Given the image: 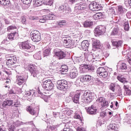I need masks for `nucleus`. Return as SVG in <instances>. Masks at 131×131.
I'll return each mask as SVG.
<instances>
[{
    "label": "nucleus",
    "instance_id": "1",
    "mask_svg": "<svg viewBox=\"0 0 131 131\" xmlns=\"http://www.w3.org/2000/svg\"><path fill=\"white\" fill-rule=\"evenodd\" d=\"M29 70L31 73V76L35 79H41L42 75L40 71L33 66L29 67Z\"/></svg>",
    "mask_w": 131,
    "mask_h": 131
},
{
    "label": "nucleus",
    "instance_id": "2",
    "mask_svg": "<svg viewBox=\"0 0 131 131\" xmlns=\"http://www.w3.org/2000/svg\"><path fill=\"white\" fill-rule=\"evenodd\" d=\"M57 88L60 91H66L68 90V82L64 79H61L57 81Z\"/></svg>",
    "mask_w": 131,
    "mask_h": 131
},
{
    "label": "nucleus",
    "instance_id": "3",
    "mask_svg": "<svg viewBox=\"0 0 131 131\" xmlns=\"http://www.w3.org/2000/svg\"><path fill=\"white\" fill-rule=\"evenodd\" d=\"M13 103H14L13 101L11 99H5L3 102V99L0 97V108L2 109H8L13 105Z\"/></svg>",
    "mask_w": 131,
    "mask_h": 131
},
{
    "label": "nucleus",
    "instance_id": "4",
    "mask_svg": "<svg viewBox=\"0 0 131 131\" xmlns=\"http://www.w3.org/2000/svg\"><path fill=\"white\" fill-rule=\"evenodd\" d=\"M19 47L20 49H22V50L28 53L33 52V46L27 41L23 42Z\"/></svg>",
    "mask_w": 131,
    "mask_h": 131
},
{
    "label": "nucleus",
    "instance_id": "5",
    "mask_svg": "<svg viewBox=\"0 0 131 131\" xmlns=\"http://www.w3.org/2000/svg\"><path fill=\"white\" fill-rule=\"evenodd\" d=\"M95 67L86 64H81L80 66V72L81 73H85L86 72H94Z\"/></svg>",
    "mask_w": 131,
    "mask_h": 131
},
{
    "label": "nucleus",
    "instance_id": "6",
    "mask_svg": "<svg viewBox=\"0 0 131 131\" xmlns=\"http://www.w3.org/2000/svg\"><path fill=\"white\" fill-rule=\"evenodd\" d=\"M83 96L84 98L82 99V102H83V103H85V104H89V103H91V102H92L94 99V97L92 96V94L88 91H85Z\"/></svg>",
    "mask_w": 131,
    "mask_h": 131
},
{
    "label": "nucleus",
    "instance_id": "7",
    "mask_svg": "<svg viewBox=\"0 0 131 131\" xmlns=\"http://www.w3.org/2000/svg\"><path fill=\"white\" fill-rule=\"evenodd\" d=\"M31 38L34 42H38L40 41L41 37L40 36V33L37 30H35L31 33Z\"/></svg>",
    "mask_w": 131,
    "mask_h": 131
},
{
    "label": "nucleus",
    "instance_id": "8",
    "mask_svg": "<svg viewBox=\"0 0 131 131\" xmlns=\"http://www.w3.org/2000/svg\"><path fill=\"white\" fill-rule=\"evenodd\" d=\"M100 52L95 51L92 55H88V59L89 61L95 62L96 61H100Z\"/></svg>",
    "mask_w": 131,
    "mask_h": 131
},
{
    "label": "nucleus",
    "instance_id": "9",
    "mask_svg": "<svg viewBox=\"0 0 131 131\" xmlns=\"http://www.w3.org/2000/svg\"><path fill=\"white\" fill-rule=\"evenodd\" d=\"M42 88L45 89L46 91H52L54 89V84L52 80H47L43 82L42 84Z\"/></svg>",
    "mask_w": 131,
    "mask_h": 131
},
{
    "label": "nucleus",
    "instance_id": "10",
    "mask_svg": "<svg viewBox=\"0 0 131 131\" xmlns=\"http://www.w3.org/2000/svg\"><path fill=\"white\" fill-rule=\"evenodd\" d=\"M71 9L69 8V6L67 5H61L59 6L57 12L59 13H63V14H69L70 13Z\"/></svg>",
    "mask_w": 131,
    "mask_h": 131
},
{
    "label": "nucleus",
    "instance_id": "11",
    "mask_svg": "<svg viewBox=\"0 0 131 131\" xmlns=\"http://www.w3.org/2000/svg\"><path fill=\"white\" fill-rule=\"evenodd\" d=\"M7 60L6 64L8 66H12L17 63V58L15 56L9 55Z\"/></svg>",
    "mask_w": 131,
    "mask_h": 131
},
{
    "label": "nucleus",
    "instance_id": "12",
    "mask_svg": "<svg viewBox=\"0 0 131 131\" xmlns=\"http://www.w3.org/2000/svg\"><path fill=\"white\" fill-rule=\"evenodd\" d=\"M63 42L66 48H73L74 47V41L69 39V37H63Z\"/></svg>",
    "mask_w": 131,
    "mask_h": 131
},
{
    "label": "nucleus",
    "instance_id": "13",
    "mask_svg": "<svg viewBox=\"0 0 131 131\" xmlns=\"http://www.w3.org/2000/svg\"><path fill=\"white\" fill-rule=\"evenodd\" d=\"M28 78L27 75H17L16 76V82L18 85L23 84L24 82H26V80Z\"/></svg>",
    "mask_w": 131,
    "mask_h": 131
},
{
    "label": "nucleus",
    "instance_id": "14",
    "mask_svg": "<svg viewBox=\"0 0 131 131\" xmlns=\"http://www.w3.org/2000/svg\"><path fill=\"white\" fill-rule=\"evenodd\" d=\"M97 74L99 76H101V77H103L105 78L108 76V72L107 70L104 68V67H100L97 70Z\"/></svg>",
    "mask_w": 131,
    "mask_h": 131
},
{
    "label": "nucleus",
    "instance_id": "15",
    "mask_svg": "<svg viewBox=\"0 0 131 131\" xmlns=\"http://www.w3.org/2000/svg\"><path fill=\"white\" fill-rule=\"evenodd\" d=\"M86 111L90 115H95L97 113V108L94 105H92L89 107H85Z\"/></svg>",
    "mask_w": 131,
    "mask_h": 131
},
{
    "label": "nucleus",
    "instance_id": "16",
    "mask_svg": "<svg viewBox=\"0 0 131 131\" xmlns=\"http://www.w3.org/2000/svg\"><path fill=\"white\" fill-rule=\"evenodd\" d=\"M89 9L91 11H98L101 10V5L97 3V2H92L91 3L89 6Z\"/></svg>",
    "mask_w": 131,
    "mask_h": 131
},
{
    "label": "nucleus",
    "instance_id": "17",
    "mask_svg": "<svg viewBox=\"0 0 131 131\" xmlns=\"http://www.w3.org/2000/svg\"><path fill=\"white\" fill-rule=\"evenodd\" d=\"M55 17V15L53 14L46 15L44 16L42 18L39 19V22L41 23H45L46 21H48V20H54Z\"/></svg>",
    "mask_w": 131,
    "mask_h": 131
},
{
    "label": "nucleus",
    "instance_id": "18",
    "mask_svg": "<svg viewBox=\"0 0 131 131\" xmlns=\"http://www.w3.org/2000/svg\"><path fill=\"white\" fill-rule=\"evenodd\" d=\"M105 32V27L103 26H97L95 28V33L97 34V35H101Z\"/></svg>",
    "mask_w": 131,
    "mask_h": 131
},
{
    "label": "nucleus",
    "instance_id": "19",
    "mask_svg": "<svg viewBox=\"0 0 131 131\" xmlns=\"http://www.w3.org/2000/svg\"><path fill=\"white\" fill-rule=\"evenodd\" d=\"M102 47V45L100 42V40L95 39L93 40V49H101Z\"/></svg>",
    "mask_w": 131,
    "mask_h": 131
},
{
    "label": "nucleus",
    "instance_id": "20",
    "mask_svg": "<svg viewBox=\"0 0 131 131\" xmlns=\"http://www.w3.org/2000/svg\"><path fill=\"white\" fill-rule=\"evenodd\" d=\"M126 9L124 8L122 6L120 5L118 6V12L119 16H123L125 13H126Z\"/></svg>",
    "mask_w": 131,
    "mask_h": 131
},
{
    "label": "nucleus",
    "instance_id": "21",
    "mask_svg": "<svg viewBox=\"0 0 131 131\" xmlns=\"http://www.w3.org/2000/svg\"><path fill=\"white\" fill-rule=\"evenodd\" d=\"M91 80H92V76L90 75H83L80 78L81 82H86Z\"/></svg>",
    "mask_w": 131,
    "mask_h": 131
},
{
    "label": "nucleus",
    "instance_id": "22",
    "mask_svg": "<svg viewBox=\"0 0 131 131\" xmlns=\"http://www.w3.org/2000/svg\"><path fill=\"white\" fill-rule=\"evenodd\" d=\"M111 42L113 46H114V47H116L118 49V50L120 49V48L122 47L123 42L121 40H119V41H114L113 40H112Z\"/></svg>",
    "mask_w": 131,
    "mask_h": 131
},
{
    "label": "nucleus",
    "instance_id": "23",
    "mask_svg": "<svg viewBox=\"0 0 131 131\" xmlns=\"http://www.w3.org/2000/svg\"><path fill=\"white\" fill-rule=\"evenodd\" d=\"M77 75H78V71H77V70H73L70 73V77L72 79L76 78Z\"/></svg>",
    "mask_w": 131,
    "mask_h": 131
},
{
    "label": "nucleus",
    "instance_id": "24",
    "mask_svg": "<svg viewBox=\"0 0 131 131\" xmlns=\"http://www.w3.org/2000/svg\"><path fill=\"white\" fill-rule=\"evenodd\" d=\"M54 53L58 57L59 60H61V59H64V58L66 57V54H65L63 51L56 52H54Z\"/></svg>",
    "mask_w": 131,
    "mask_h": 131
},
{
    "label": "nucleus",
    "instance_id": "25",
    "mask_svg": "<svg viewBox=\"0 0 131 131\" xmlns=\"http://www.w3.org/2000/svg\"><path fill=\"white\" fill-rule=\"evenodd\" d=\"M107 129L109 131H118V127L116 124H111L107 126Z\"/></svg>",
    "mask_w": 131,
    "mask_h": 131
},
{
    "label": "nucleus",
    "instance_id": "26",
    "mask_svg": "<svg viewBox=\"0 0 131 131\" xmlns=\"http://www.w3.org/2000/svg\"><path fill=\"white\" fill-rule=\"evenodd\" d=\"M93 18L94 20H100L102 18H104V15L102 13H97L93 16Z\"/></svg>",
    "mask_w": 131,
    "mask_h": 131
},
{
    "label": "nucleus",
    "instance_id": "27",
    "mask_svg": "<svg viewBox=\"0 0 131 131\" xmlns=\"http://www.w3.org/2000/svg\"><path fill=\"white\" fill-rule=\"evenodd\" d=\"M81 47L83 50L85 51L86 48L90 47V42L88 40H84L81 42Z\"/></svg>",
    "mask_w": 131,
    "mask_h": 131
},
{
    "label": "nucleus",
    "instance_id": "28",
    "mask_svg": "<svg viewBox=\"0 0 131 131\" xmlns=\"http://www.w3.org/2000/svg\"><path fill=\"white\" fill-rule=\"evenodd\" d=\"M80 97V93H78L75 94L74 97H73L72 100L74 103L76 104H78L79 103V98Z\"/></svg>",
    "mask_w": 131,
    "mask_h": 131
},
{
    "label": "nucleus",
    "instance_id": "29",
    "mask_svg": "<svg viewBox=\"0 0 131 131\" xmlns=\"http://www.w3.org/2000/svg\"><path fill=\"white\" fill-rule=\"evenodd\" d=\"M51 54V48L49 47V46H47L43 52V55L44 57H47L48 56H50Z\"/></svg>",
    "mask_w": 131,
    "mask_h": 131
},
{
    "label": "nucleus",
    "instance_id": "30",
    "mask_svg": "<svg viewBox=\"0 0 131 131\" xmlns=\"http://www.w3.org/2000/svg\"><path fill=\"white\" fill-rule=\"evenodd\" d=\"M123 89H124V94L125 96H130L131 95V90L128 88V86L125 85H124Z\"/></svg>",
    "mask_w": 131,
    "mask_h": 131
},
{
    "label": "nucleus",
    "instance_id": "31",
    "mask_svg": "<svg viewBox=\"0 0 131 131\" xmlns=\"http://www.w3.org/2000/svg\"><path fill=\"white\" fill-rule=\"evenodd\" d=\"M94 25V23L92 20H86L83 23V26L84 27L88 28V27H92Z\"/></svg>",
    "mask_w": 131,
    "mask_h": 131
},
{
    "label": "nucleus",
    "instance_id": "32",
    "mask_svg": "<svg viewBox=\"0 0 131 131\" xmlns=\"http://www.w3.org/2000/svg\"><path fill=\"white\" fill-rule=\"evenodd\" d=\"M75 9L76 10H84L86 9V6L84 4H77L75 6Z\"/></svg>",
    "mask_w": 131,
    "mask_h": 131
},
{
    "label": "nucleus",
    "instance_id": "33",
    "mask_svg": "<svg viewBox=\"0 0 131 131\" xmlns=\"http://www.w3.org/2000/svg\"><path fill=\"white\" fill-rule=\"evenodd\" d=\"M27 110L29 112L31 115H36V111L31 106H27Z\"/></svg>",
    "mask_w": 131,
    "mask_h": 131
},
{
    "label": "nucleus",
    "instance_id": "34",
    "mask_svg": "<svg viewBox=\"0 0 131 131\" xmlns=\"http://www.w3.org/2000/svg\"><path fill=\"white\" fill-rule=\"evenodd\" d=\"M16 35H18V33H17V32H14L13 33H11L8 34L7 37L9 40H13V39H14V37Z\"/></svg>",
    "mask_w": 131,
    "mask_h": 131
},
{
    "label": "nucleus",
    "instance_id": "35",
    "mask_svg": "<svg viewBox=\"0 0 131 131\" xmlns=\"http://www.w3.org/2000/svg\"><path fill=\"white\" fill-rule=\"evenodd\" d=\"M33 4L36 7H39L43 4V0H34Z\"/></svg>",
    "mask_w": 131,
    "mask_h": 131
},
{
    "label": "nucleus",
    "instance_id": "36",
    "mask_svg": "<svg viewBox=\"0 0 131 131\" xmlns=\"http://www.w3.org/2000/svg\"><path fill=\"white\" fill-rule=\"evenodd\" d=\"M33 57L36 60H41V52L39 51L37 52L35 55H33Z\"/></svg>",
    "mask_w": 131,
    "mask_h": 131
},
{
    "label": "nucleus",
    "instance_id": "37",
    "mask_svg": "<svg viewBox=\"0 0 131 131\" xmlns=\"http://www.w3.org/2000/svg\"><path fill=\"white\" fill-rule=\"evenodd\" d=\"M118 31H119V28L116 26L112 32L111 35H116V34H118Z\"/></svg>",
    "mask_w": 131,
    "mask_h": 131
},
{
    "label": "nucleus",
    "instance_id": "38",
    "mask_svg": "<svg viewBox=\"0 0 131 131\" xmlns=\"http://www.w3.org/2000/svg\"><path fill=\"white\" fill-rule=\"evenodd\" d=\"M117 79H118L119 81L122 82V83H125L126 82V79L123 77V76H118Z\"/></svg>",
    "mask_w": 131,
    "mask_h": 131
},
{
    "label": "nucleus",
    "instance_id": "39",
    "mask_svg": "<svg viewBox=\"0 0 131 131\" xmlns=\"http://www.w3.org/2000/svg\"><path fill=\"white\" fill-rule=\"evenodd\" d=\"M62 74H66L67 72H68V67L67 66H62L61 67Z\"/></svg>",
    "mask_w": 131,
    "mask_h": 131
},
{
    "label": "nucleus",
    "instance_id": "40",
    "mask_svg": "<svg viewBox=\"0 0 131 131\" xmlns=\"http://www.w3.org/2000/svg\"><path fill=\"white\" fill-rule=\"evenodd\" d=\"M0 4L3 6H9L10 2V0H0Z\"/></svg>",
    "mask_w": 131,
    "mask_h": 131
},
{
    "label": "nucleus",
    "instance_id": "41",
    "mask_svg": "<svg viewBox=\"0 0 131 131\" xmlns=\"http://www.w3.org/2000/svg\"><path fill=\"white\" fill-rule=\"evenodd\" d=\"M120 69L121 71H123V70H126L127 69V66L125 63H122L120 66Z\"/></svg>",
    "mask_w": 131,
    "mask_h": 131
},
{
    "label": "nucleus",
    "instance_id": "42",
    "mask_svg": "<svg viewBox=\"0 0 131 131\" xmlns=\"http://www.w3.org/2000/svg\"><path fill=\"white\" fill-rule=\"evenodd\" d=\"M124 29L125 31H128L129 30V25H128V21L124 23Z\"/></svg>",
    "mask_w": 131,
    "mask_h": 131
},
{
    "label": "nucleus",
    "instance_id": "43",
    "mask_svg": "<svg viewBox=\"0 0 131 131\" xmlns=\"http://www.w3.org/2000/svg\"><path fill=\"white\" fill-rule=\"evenodd\" d=\"M15 129H16V127H15V126H14V125H11V124L9 125L8 126L9 131H15Z\"/></svg>",
    "mask_w": 131,
    "mask_h": 131
},
{
    "label": "nucleus",
    "instance_id": "44",
    "mask_svg": "<svg viewBox=\"0 0 131 131\" xmlns=\"http://www.w3.org/2000/svg\"><path fill=\"white\" fill-rule=\"evenodd\" d=\"M17 29V27L15 26H10L7 28L8 31H11V30H15Z\"/></svg>",
    "mask_w": 131,
    "mask_h": 131
},
{
    "label": "nucleus",
    "instance_id": "45",
    "mask_svg": "<svg viewBox=\"0 0 131 131\" xmlns=\"http://www.w3.org/2000/svg\"><path fill=\"white\" fill-rule=\"evenodd\" d=\"M59 63H57L55 65H53L52 66V70H54L55 71H57L58 70V69L59 68Z\"/></svg>",
    "mask_w": 131,
    "mask_h": 131
},
{
    "label": "nucleus",
    "instance_id": "46",
    "mask_svg": "<svg viewBox=\"0 0 131 131\" xmlns=\"http://www.w3.org/2000/svg\"><path fill=\"white\" fill-rule=\"evenodd\" d=\"M22 125V122L20 121H16L15 122L13 123V125L15 126H20V125Z\"/></svg>",
    "mask_w": 131,
    "mask_h": 131
},
{
    "label": "nucleus",
    "instance_id": "47",
    "mask_svg": "<svg viewBox=\"0 0 131 131\" xmlns=\"http://www.w3.org/2000/svg\"><path fill=\"white\" fill-rule=\"evenodd\" d=\"M23 4H25V5H29V4H31V2H32V0H21Z\"/></svg>",
    "mask_w": 131,
    "mask_h": 131
},
{
    "label": "nucleus",
    "instance_id": "48",
    "mask_svg": "<svg viewBox=\"0 0 131 131\" xmlns=\"http://www.w3.org/2000/svg\"><path fill=\"white\" fill-rule=\"evenodd\" d=\"M102 107H108V101L107 100H105V99L104 100L102 104H101Z\"/></svg>",
    "mask_w": 131,
    "mask_h": 131
},
{
    "label": "nucleus",
    "instance_id": "49",
    "mask_svg": "<svg viewBox=\"0 0 131 131\" xmlns=\"http://www.w3.org/2000/svg\"><path fill=\"white\" fill-rule=\"evenodd\" d=\"M12 107H20V102L19 101H17L14 102V104L12 105Z\"/></svg>",
    "mask_w": 131,
    "mask_h": 131
},
{
    "label": "nucleus",
    "instance_id": "50",
    "mask_svg": "<svg viewBox=\"0 0 131 131\" xmlns=\"http://www.w3.org/2000/svg\"><path fill=\"white\" fill-rule=\"evenodd\" d=\"M110 90L113 92L115 91V84L114 83L111 84Z\"/></svg>",
    "mask_w": 131,
    "mask_h": 131
},
{
    "label": "nucleus",
    "instance_id": "51",
    "mask_svg": "<svg viewBox=\"0 0 131 131\" xmlns=\"http://www.w3.org/2000/svg\"><path fill=\"white\" fill-rule=\"evenodd\" d=\"M21 22L22 24H26V23H27L26 22V18L24 16H22L21 18Z\"/></svg>",
    "mask_w": 131,
    "mask_h": 131
},
{
    "label": "nucleus",
    "instance_id": "52",
    "mask_svg": "<svg viewBox=\"0 0 131 131\" xmlns=\"http://www.w3.org/2000/svg\"><path fill=\"white\" fill-rule=\"evenodd\" d=\"M54 4V0H49L46 3L47 6H52Z\"/></svg>",
    "mask_w": 131,
    "mask_h": 131
},
{
    "label": "nucleus",
    "instance_id": "53",
    "mask_svg": "<svg viewBox=\"0 0 131 131\" xmlns=\"http://www.w3.org/2000/svg\"><path fill=\"white\" fill-rule=\"evenodd\" d=\"M14 2V6L15 7V8L16 9H18L19 8V2H18V0L17 1H13Z\"/></svg>",
    "mask_w": 131,
    "mask_h": 131
},
{
    "label": "nucleus",
    "instance_id": "54",
    "mask_svg": "<svg viewBox=\"0 0 131 131\" xmlns=\"http://www.w3.org/2000/svg\"><path fill=\"white\" fill-rule=\"evenodd\" d=\"M105 98L104 97H101L98 98V102L99 103H103Z\"/></svg>",
    "mask_w": 131,
    "mask_h": 131
},
{
    "label": "nucleus",
    "instance_id": "55",
    "mask_svg": "<svg viewBox=\"0 0 131 131\" xmlns=\"http://www.w3.org/2000/svg\"><path fill=\"white\" fill-rule=\"evenodd\" d=\"M2 43L8 45V43H10V41L8 40V39L6 38L2 41Z\"/></svg>",
    "mask_w": 131,
    "mask_h": 131
},
{
    "label": "nucleus",
    "instance_id": "56",
    "mask_svg": "<svg viewBox=\"0 0 131 131\" xmlns=\"http://www.w3.org/2000/svg\"><path fill=\"white\" fill-rule=\"evenodd\" d=\"M77 131H85V129L82 127H78L77 128Z\"/></svg>",
    "mask_w": 131,
    "mask_h": 131
},
{
    "label": "nucleus",
    "instance_id": "57",
    "mask_svg": "<svg viewBox=\"0 0 131 131\" xmlns=\"http://www.w3.org/2000/svg\"><path fill=\"white\" fill-rule=\"evenodd\" d=\"M100 115L101 116H102V117H105V116L107 115V113H106V112L103 111L100 113Z\"/></svg>",
    "mask_w": 131,
    "mask_h": 131
},
{
    "label": "nucleus",
    "instance_id": "58",
    "mask_svg": "<svg viewBox=\"0 0 131 131\" xmlns=\"http://www.w3.org/2000/svg\"><path fill=\"white\" fill-rule=\"evenodd\" d=\"M126 16L128 19L131 18V11H129L126 13Z\"/></svg>",
    "mask_w": 131,
    "mask_h": 131
},
{
    "label": "nucleus",
    "instance_id": "59",
    "mask_svg": "<svg viewBox=\"0 0 131 131\" xmlns=\"http://www.w3.org/2000/svg\"><path fill=\"white\" fill-rule=\"evenodd\" d=\"M0 131H7V128L4 126H0Z\"/></svg>",
    "mask_w": 131,
    "mask_h": 131
},
{
    "label": "nucleus",
    "instance_id": "60",
    "mask_svg": "<svg viewBox=\"0 0 131 131\" xmlns=\"http://www.w3.org/2000/svg\"><path fill=\"white\" fill-rule=\"evenodd\" d=\"M75 118H76V119H80V118H81V117H80V116L77 114H76L75 115Z\"/></svg>",
    "mask_w": 131,
    "mask_h": 131
},
{
    "label": "nucleus",
    "instance_id": "61",
    "mask_svg": "<svg viewBox=\"0 0 131 131\" xmlns=\"http://www.w3.org/2000/svg\"><path fill=\"white\" fill-rule=\"evenodd\" d=\"M3 72H5V73L7 74V75H10L11 74V72H10L9 70H3Z\"/></svg>",
    "mask_w": 131,
    "mask_h": 131
},
{
    "label": "nucleus",
    "instance_id": "62",
    "mask_svg": "<svg viewBox=\"0 0 131 131\" xmlns=\"http://www.w3.org/2000/svg\"><path fill=\"white\" fill-rule=\"evenodd\" d=\"M79 0H69L70 3L71 4H75L77 2H78Z\"/></svg>",
    "mask_w": 131,
    "mask_h": 131
},
{
    "label": "nucleus",
    "instance_id": "63",
    "mask_svg": "<svg viewBox=\"0 0 131 131\" xmlns=\"http://www.w3.org/2000/svg\"><path fill=\"white\" fill-rule=\"evenodd\" d=\"M30 93L31 94V96H33V95H35V91L34 90H31L30 91Z\"/></svg>",
    "mask_w": 131,
    "mask_h": 131
},
{
    "label": "nucleus",
    "instance_id": "64",
    "mask_svg": "<svg viewBox=\"0 0 131 131\" xmlns=\"http://www.w3.org/2000/svg\"><path fill=\"white\" fill-rule=\"evenodd\" d=\"M4 21L5 22L6 24H10V21L6 18H4Z\"/></svg>",
    "mask_w": 131,
    "mask_h": 131
}]
</instances>
